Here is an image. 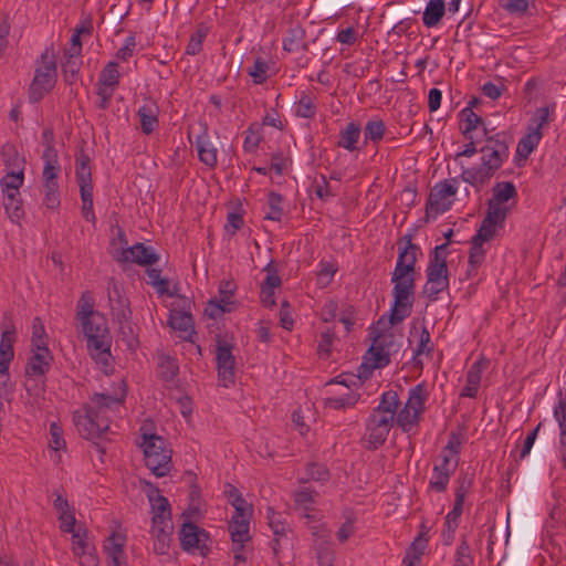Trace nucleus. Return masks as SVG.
<instances>
[{"label": "nucleus", "instance_id": "obj_17", "mask_svg": "<svg viewBox=\"0 0 566 566\" xmlns=\"http://www.w3.org/2000/svg\"><path fill=\"white\" fill-rule=\"evenodd\" d=\"M543 133L538 132V129L527 128V134L518 142L516 149V164L521 166V161H525L531 153L538 145L542 139Z\"/></svg>", "mask_w": 566, "mask_h": 566}, {"label": "nucleus", "instance_id": "obj_58", "mask_svg": "<svg viewBox=\"0 0 566 566\" xmlns=\"http://www.w3.org/2000/svg\"><path fill=\"white\" fill-rule=\"evenodd\" d=\"M488 366V361L480 359L475 361L467 374V384L470 386H480L482 370Z\"/></svg>", "mask_w": 566, "mask_h": 566}, {"label": "nucleus", "instance_id": "obj_48", "mask_svg": "<svg viewBox=\"0 0 566 566\" xmlns=\"http://www.w3.org/2000/svg\"><path fill=\"white\" fill-rule=\"evenodd\" d=\"M269 65L262 57H256L254 63L248 70V74L252 77L255 84H262L268 78Z\"/></svg>", "mask_w": 566, "mask_h": 566}, {"label": "nucleus", "instance_id": "obj_15", "mask_svg": "<svg viewBox=\"0 0 566 566\" xmlns=\"http://www.w3.org/2000/svg\"><path fill=\"white\" fill-rule=\"evenodd\" d=\"M123 258L118 261L127 262L132 261L139 265H153L159 260V255L144 243H136L130 248L123 250Z\"/></svg>", "mask_w": 566, "mask_h": 566}, {"label": "nucleus", "instance_id": "obj_18", "mask_svg": "<svg viewBox=\"0 0 566 566\" xmlns=\"http://www.w3.org/2000/svg\"><path fill=\"white\" fill-rule=\"evenodd\" d=\"M158 107L154 101H147L138 109L142 132L146 135L151 134L158 126Z\"/></svg>", "mask_w": 566, "mask_h": 566}, {"label": "nucleus", "instance_id": "obj_45", "mask_svg": "<svg viewBox=\"0 0 566 566\" xmlns=\"http://www.w3.org/2000/svg\"><path fill=\"white\" fill-rule=\"evenodd\" d=\"M119 72L116 62H109L101 73L98 84L114 88L118 84Z\"/></svg>", "mask_w": 566, "mask_h": 566}, {"label": "nucleus", "instance_id": "obj_13", "mask_svg": "<svg viewBox=\"0 0 566 566\" xmlns=\"http://www.w3.org/2000/svg\"><path fill=\"white\" fill-rule=\"evenodd\" d=\"M52 359L50 350H33V355L25 366L27 380L24 386L28 391L36 387V385L34 387L31 385V381H33L32 377L44 376L50 369Z\"/></svg>", "mask_w": 566, "mask_h": 566}, {"label": "nucleus", "instance_id": "obj_1", "mask_svg": "<svg viewBox=\"0 0 566 566\" xmlns=\"http://www.w3.org/2000/svg\"><path fill=\"white\" fill-rule=\"evenodd\" d=\"M126 396L125 389L120 396L94 394L83 410L74 412V423L80 434L86 439L102 438L109 429L111 413Z\"/></svg>", "mask_w": 566, "mask_h": 566}, {"label": "nucleus", "instance_id": "obj_34", "mask_svg": "<svg viewBox=\"0 0 566 566\" xmlns=\"http://www.w3.org/2000/svg\"><path fill=\"white\" fill-rule=\"evenodd\" d=\"M399 406V398L396 391L388 390L381 395L380 402L374 411L381 412L385 415H392L395 418L396 410Z\"/></svg>", "mask_w": 566, "mask_h": 566}, {"label": "nucleus", "instance_id": "obj_25", "mask_svg": "<svg viewBox=\"0 0 566 566\" xmlns=\"http://www.w3.org/2000/svg\"><path fill=\"white\" fill-rule=\"evenodd\" d=\"M360 136V126L357 123H348L345 128L339 132L337 145L349 151L356 150V144Z\"/></svg>", "mask_w": 566, "mask_h": 566}, {"label": "nucleus", "instance_id": "obj_24", "mask_svg": "<svg viewBox=\"0 0 566 566\" xmlns=\"http://www.w3.org/2000/svg\"><path fill=\"white\" fill-rule=\"evenodd\" d=\"M249 524L250 521L247 520L230 521L229 532L231 534V539L233 542V545H238V548L235 551H242L244 547V543L250 541Z\"/></svg>", "mask_w": 566, "mask_h": 566}, {"label": "nucleus", "instance_id": "obj_32", "mask_svg": "<svg viewBox=\"0 0 566 566\" xmlns=\"http://www.w3.org/2000/svg\"><path fill=\"white\" fill-rule=\"evenodd\" d=\"M19 195H20L19 191L18 192L3 191V205H4L7 212L9 213V217L13 221L20 220L24 214V211L21 207V202L17 198Z\"/></svg>", "mask_w": 566, "mask_h": 566}, {"label": "nucleus", "instance_id": "obj_39", "mask_svg": "<svg viewBox=\"0 0 566 566\" xmlns=\"http://www.w3.org/2000/svg\"><path fill=\"white\" fill-rule=\"evenodd\" d=\"M426 396L422 385H417L415 388H412L409 391V398L406 402V407L410 408L412 412H416L417 415H421L423 411V405H424Z\"/></svg>", "mask_w": 566, "mask_h": 566}, {"label": "nucleus", "instance_id": "obj_59", "mask_svg": "<svg viewBox=\"0 0 566 566\" xmlns=\"http://www.w3.org/2000/svg\"><path fill=\"white\" fill-rule=\"evenodd\" d=\"M232 311V307H228L224 304H222L219 300L213 298L210 300L205 308V314L210 318H218L224 313H230Z\"/></svg>", "mask_w": 566, "mask_h": 566}, {"label": "nucleus", "instance_id": "obj_20", "mask_svg": "<svg viewBox=\"0 0 566 566\" xmlns=\"http://www.w3.org/2000/svg\"><path fill=\"white\" fill-rule=\"evenodd\" d=\"M196 147L199 155L200 161L207 165L210 168L216 167L217 160V149L210 144L208 140L207 132H203L201 135H198L196 138Z\"/></svg>", "mask_w": 566, "mask_h": 566}, {"label": "nucleus", "instance_id": "obj_11", "mask_svg": "<svg viewBox=\"0 0 566 566\" xmlns=\"http://www.w3.org/2000/svg\"><path fill=\"white\" fill-rule=\"evenodd\" d=\"M216 355L219 379L224 387H229L234 384L235 358L232 346L227 340L218 339Z\"/></svg>", "mask_w": 566, "mask_h": 566}, {"label": "nucleus", "instance_id": "obj_62", "mask_svg": "<svg viewBox=\"0 0 566 566\" xmlns=\"http://www.w3.org/2000/svg\"><path fill=\"white\" fill-rule=\"evenodd\" d=\"M50 434H51V440H50V447L54 450V451H60L62 449L65 448V440L63 438V430L62 428L53 422L50 427Z\"/></svg>", "mask_w": 566, "mask_h": 566}, {"label": "nucleus", "instance_id": "obj_30", "mask_svg": "<svg viewBox=\"0 0 566 566\" xmlns=\"http://www.w3.org/2000/svg\"><path fill=\"white\" fill-rule=\"evenodd\" d=\"M95 300L90 291H85L77 301L75 317L77 321L86 319L97 313L95 308Z\"/></svg>", "mask_w": 566, "mask_h": 566}, {"label": "nucleus", "instance_id": "obj_46", "mask_svg": "<svg viewBox=\"0 0 566 566\" xmlns=\"http://www.w3.org/2000/svg\"><path fill=\"white\" fill-rule=\"evenodd\" d=\"M496 228V226L482 220L480 228L471 239V243H474L475 245H483L484 242H488L494 238Z\"/></svg>", "mask_w": 566, "mask_h": 566}, {"label": "nucleus", "instance_id": "obj_40", "mask_svg": "<svg viewBox=\"0 0 566 566\" xmlns=\"http://www.w3.org/2000/svg\"><path fill=\"white\" fill-rule=\"evenodd\" d=\"M4 165L10 170L23 169L24 160L19 156L12 145H4L1 149Z\"/></svg>", "mask_w": 566, "mask_h": 566}, {"label": "nucleus", "instance_id": "obj_22", "mask_svg": "<svg viewBox=\"0 0 566 566\" xmlns=\"http://www.w3.org/2000/svg\"><path fill=\"white\" fill-rule=\"evenodd\" d=\"M150 507L153 512L151 524H163L165 521L171 520V509L169 501L165 496H150Z\"/></svg>", "mask_w": 566, "mask_h": 566}, {"label": "nucleus", "instance_id": "obj_52", "mask_svg": "<svg viewBox=\"0 0 566 566\" xmlns=\"http://www.w3.org/2000/svg\"><path fill=\"white\" fill-rule=\"evenodd\" d=\"M237 285L233 281H222L219 286V301L228 307H233Z\"/></svg>", "mask_w": 566, "mask_h": 566}, {"label": "nucleus", "instance_id": "obj_47", "mask_svg": "<svg viewBox=\"0 0 566 566\" xmlns=\"http://www.w3.org/2000/svg\"><path fill=\"white\" fill-rule=\"evenodd\" d=\"M419 417V415L405 406L397 415V423L403 432H409L418 423Z\"/></svg>", "mask_w": 566, "mask_h": 566}, {"label": "nucleus", "instance_id": "obj_4", "mask_svg": "<svg viewBox=\"0 0 566 566\" xmlns=\"http://www.w3.org/2000/svg\"><path fill=\"white\" fill-rule=\"evenodd\" d=\"M78 322L87 340V349L91 356L104 368L109 367L111 336L105 317L97 313Z\"/></svg>", "mask_w": 566, "mask_h": 566}, {"label": "nucleus", "instance_id": "obj_31", "mask_svg": "<svg viewBox=\"0 0 566 566\" xmlns=\"http://www.w3.org/2000/svg\"><path fill=\"white\" fill-rule=\"evenodd\" d=\"M427 277L428 283L439 284V282H449L448 265L446 259H442L441 262L430 260L427 268Z\"/></svg>", "mask_w": 566, "mask_h": 566}, {"label": "nucleus", "instance_id": "obj_64", "mask_svg": "<svg viewBox=\"0 0 566 566\" xmlns=\"http://www.w3.org/2000/svg\"><path fill=\"white\" fill-rule=\"evenodd\" d=\"M76 556L78 557L81 566H98V559L94 546L78 552V555Z\"/></svg>", "mask_w": 566, "mask_h": 566}, {"label": "nucleus", "instance_id": "obj_16", "mask_svg": "<svg viewBox=\"0 0 566 566\" xmlns=\"http://www.w3.org/2000/svg\"><path fill=\"white\" fill-rule=\"evenodd\" d=\"M174 532L172 521H165L163 524L151 525V535L155 538L154 551L158 555H164L169 548L171 535Z\"/></svg>", "mask_w": 566, "mask_h": 566}, {"label": "nucleus", "instance_id": "obj_21", "mask_svg": "<svg viewBox=\"0 0 566 566\" xmlns=\"http://www.w3.org/2000/svg\"><path fill=\"white\" fill-rule=\"evenodd\" d=\"M14 329L4 331L0 342V373H8L9 364L13 358Z\"/></svg>", "mask_w": 566, "mask_h": 566}, {"label": "nucleus", "instance_id": "obj_54", "mask_svg": "<svg viewBox=\"0 0 566 566\" xmlns=\"http://www.w3.org/2000/svg\"><path fill=\"white\" fill-rule=\"evenodd\" d=\"M359 395L349 392L343 397H333L325 400V406L332 409H342L354 406L358 401Z\"/></svg>", "mask_w": 566, "mask_h": 566}, {"label": "nucleus", "instance_id": "obj_6", "mask_svg": "<svg viewBox=\"0 0 566 566\" xmlns=\"http://www.w3.org/2000/svg\"><path fill=\"white\" fill-rule=\"evenodd\" d=\"M57 78V65L53 50L45 49L41 54L40 65L35 70L34 78L30 86V101L33 103L42 99L55 85Z\"/></svg>", "mask_w": 566, "mask_h": 566}, {"label": "nucleus", "instance_id": "obj_36", "mask_svg": "<svg viewBox=\"0 0 566 566\" xmlns=\"http://www.w3.org/2000/svg\"><path fill=\"white\" fill-rule=\"evenodd\" d=\"M269 525L273 531L274 541H273V553L277 555L280 551V539L282 536H285L286 526L283 522L276 518V514L272 509H269L268 513Z\"/></svg>", "mask_w": 566, "mask_h": 566}, {"label": "nucleus", "instance_id": "obj_61", "mask_svg": "<svg viewBox=\"0 0 566 566\" xmlns=\"http://www.w3.org/2000/svg\"><path fill=\"white\" fill-rule=\"evenodd\" d=\"M554 417L558 422L559 433L566 432V398L559 394L558 403L554 408Z\"/></svg>", "mask_w": 566, "mask_h": 566}, {"label": "nucleus", "instance_id": "obj_27", "mask_svg": "<svg viewBox=\"0 0 566 566\" xmlns=\"http://www.w3.org/2000/svg\"><path fill=\"white\" fill-rule=\"evenodd\" d=\"M282 283L281 277L276 275L275 273L268 274L264 282L261 285V301L264 306L266 307H273L275 306V298H274V290L275 287L280 286Z\"/></svg>", "mask_w": 566, "mask_h": 566}, {"label": "nucleus", "instance_id": "obj_42", "mask_svg": "<svg viewBox=\"0 0 566 566\" xmlns=\"http://www.w3.org/2000/svg\"><path fill=\"white\" fill-rule=\"evenodd\" d=\"M32 347L33 350H49L43 323L40 317L33 319Z\"/></svg>", "mask_w": 566, "mask_h": 566}, {"label": "nucleus", "instance_id": "obj_33", "mask_svg": "<svg viewBox=\"0 0 566 566\" xmlns=\"http://www.w3.org/2000/svg\"><path fill=\"white\" fill-rule=\"evenodd\" d=\"M305 38V30L302 25L296 24L289 29L287 36L283 40V49L287 52H294Z\"/></svg>", "mask_w": 566, "mask_h": 566}, {"label": "nucleus", "instance_id": "obj_49", "mask_svg": "<svg viewBox=\"0 0 566 566\" xmlns=\"http://www.w3.org/2000/svg\"><path fill=\"white\" fill-rule=\"evenodd\" d=\"M147 276L148 283L153 285L160 295L168 293L169 281L161 277V270L149 268L147 269Z\"/></svg>", "mask_w": 566, "mask_h": 566}, {"label": "nucleus", "instance_id": "obj_10", "mask_svg": "<svg viewBox=\"0 0 566 566\" xmlns=\"http://www.w3.org/2000/svg\"><path fill=\"white\" fill-rule=\"evenodd\" d=\"M179 539L182 549L186 552L198 551L201 556H207L210 551L207 545V542L210 539L209 533L191 522L182 524Z\"/></svg>", "mask_w": 566, "mask_h": 566}, {"label": "nucleus", "instance_id": "obj_51", "mask_svg": "<svg viewBox=\"0 0 566 566\" xmlns=\"http://www.w3.org/2000/svg\"><path fill=\"white\" fill-rule=\"evenodd\" d=\"M268 202H269L270 211L266 213L265 219L273 220V221H280L282 213H283V209L281 207L282 196L274 191H271L269 193Z\"/></svg>", "mask_w": 566, "mask_h": 566}, {"label": "nucleus", "instance_id": "obj_19", "mask_svg": "<svg viewBox=\"0 0 566 566\" xmlns=\"http://www.w3.org/2000/svg\"><path fill=\"white\" fill-rule=\"evenodd\" d=\"M124 542V537L117 533H113L108 537V545L105 546L109 559L108 566H126Z\"/></svg>", "mask_w": 566, "mask_h": 566}, {"label": "nucleus", "instance_id": "obj_3", "mask_svg": "<svg viewBox=\"0 0 566 566\" xmlns=\"http://www.w3.org/2000/svg\"><path fill=\"white\" fill-rule=\"evenodd\" d=\"M416 270L411 266L397 262L391 275L394 283V304L390 310L389 324L395 326L407 318L412 311L415 301Z\"/></svg>", "mask_w": 566, "mask_h": 566}, {"label": "nucleus", "instance_id": "obj_37", "mask_svg": "<svg viewBox=\"0 0 566 566\" xmlns=\"http://www.w3.org/2000/svg\"><path fill=\"white\" fill-rule=\"evenodd\" d=\"M159 376L165 381H172L178 374L176 360L169 356H160L158 363Z\"/></svg>", "mask_w": 566, "mask_h": 566}, {"label": "nucleus", "instance_id": "obj_43", "mask_svg": "<svg viewBox=\"0 0 566 566\" xmlns=\"http://www.w3.org/2000/svg\"><path fill=\"white\" fill-rule=\"evenodd\" d=\"M42 139H43V144L45 145V149L42 155L44 163H49V161L53 163V164L59 163L57 151L53 146V140H54L53 130L51 128L44 129L42 133Z\"/></svg>", "mask_w": 566, "mask_h": 566}, {"label": "nucleus", "instance_id": "obj_60", "mask_svg": "<svg viewBox=\"0 0 566 566\" xmlns=\"http://www.w3.org/2000/svg\"><path fill=\"white\" fill-rule=\"evenodd\" d=\"M207 35V31L198 29L191 36L186 48V53L189 55H196L201 51L202 41Z\"/></svg>", "mask_w": 566, "mask_h": 566}, {"label": "nucleus", "instance_id": "obj_2", "mask_svg": "<svg viewBox=\"0 0 566 566\" xmlns=\"http://www.w3.org/2000/svg\"><path fill=\"white\" fill-rule=\"evenodd\" d=\"M484 145L479 149L482 153V165L479 167L465 168L461 172V179L480 191L502 167L509 158V142L503 133L489 135L484 128Z\"/></svg>", "mask_w": 566, "mask_h": 566}, {"label": "nucleus", "instance_id": "obj_41", "mask_svg": "<svg viewBox=\"0 0 566 566\" xmlns=\"http://www.w3.org/2000/svg\"><path fill=\"white\" fill-rule=\"evenodd\" d=\"M23 169L10 170L2 179V191L18 192L23 184Z\"/></svg>", "mask_w": 566, "mask_h": 566}, {"label": "nucleus", "instance_id": "obj_56", "mask_svg": "<svg viewBox=\"0 0 566 566\" xmlns=\"http://www.w3.org/2000/svg\"><path fill=\"white\" fill-rule=\"evenodd\" d=\"M428 546V538L426 532H420L419 535L410 544L406 554H410L413 559H420L423 555L424 549Z\"/></svg>", "mask_w": 566, "mask_h": 566}, {"label": "nucleus", "instance_id": "obj_50", "mask_svg": "<svg viewBox=\"0 0 566 566\" xmlns=\"http://www.w3.org/2000/svg\"><path fill=\"white\" fill-rule=\"evenodd\" d=\"M295 114L303 118L314 117L316 114L314 99L310 95L304 94L296 105Z\"/></svg>", "mask_w": 566, "mask_h": 566}, {"label": "nucleus", "instance_id": "obj_26", "mask_svg": "<svg viewBox=\"0 0 566 566\" xmlns=\"http://www.w3.org/2000/svg\"><path fill=\"white\" fill-rule=\"evenodd\" d=\"M446 12L443 0H430L423 12V24L428 28L437 25Z\"/></svg>", "mask_w": 566, "mask_h": 566}, {"label": "nucleus", "instance_id": "obj_9", "mask_svg": "<svg viewBox=\"0 0 566 566\" xmlns=\"http://www.w3.org/2000/svg\"><path fill=\"white\" fill-rule=\"evenodd\" d=\"M386 316H381L377 321L376 328L374 331V344L367 350V354L370 355L368 360L371 363V368H381L390 363L389 353L386 350L387 343L385 339L388 336H392V332L390 331L392 326H388V328H386ZM388 325L390 324L388 323Z\"/></svg>", "mask_w": 566, "mask_h": 566}, {"label": "nucleus", "instance_id": "obj_7", "mask_svg": "<svg viewBox=\"0 0 566 566\" xmlns=\"http://www.w3.org/2000/svg\"><path fill=\"white\" fill-rule=\"evenodd\" d=\"M76 181L80 187L81 199L83 202L82 213L87 221H95L93 211V184L92 172L90 167V157L82 153L76 158L75 167Z\"/></svg>", "mask_w": 566, "mask_h": 566}, {"label": "nucleus", "instance_id": "obj_44", "mask_svg": "<svg viewBox=\"0 0 566 566\" xmlns=\"http://www.w3.org/2000/svg\"><path fill=\"white\" fill-rule=\"evenodd\" d=\"M385 123L381 119L368 120L364 128L365 143L379 142L385 134Z\"/></svg>", "mask_w": 566, "mask_h": 566}, {"label": "nucleus", "instance_id": "obj_14", "mask_svg": "<svg viewBox=\"0 0 566 566\" xmlns=\"http://www.w3.org/2000/svg\"><path fill=\"white\" fill-rule=\"evenodd\" d=\"M107 291L111 311L114 318L119 323L127 321L132 314L129 310V301L122 293L119 286L116 284L114 279H111L108 281Z\"/></svg>", "mask_w": 566, "mask_h": 566}, {"label": "nucleus", "instance_id": "obj_38", "mask_svg": "<svg viewBox=\"0 0 566 566\" xmlns=\"http://www.w3.org/2000/svg\"><path fill=\"white\" fill-rule=\"evenodd\" d=\"M403 240H406V244L402 249H400L397 262H402L415 269L417 262L416 251L419 248L412 243L410 234L405 235Z\"/></svg>", "mask_w": 566, "mask_h": 566}, {"label": "nucleus", "instance_id": "obj_28", "mask_svg": "<svg viewBox=\"0 0 566 566\" xmlns=\"http://www.w3.org/2000/svg\"><path fill=\"white\" fill-rule=\"evenodd\" d=\"M460 116L462 122L464 123V127L462 129V134L465 139H472V130L476 129L479 126H482L483 129L486 128L484 126V122L482 117L475 114L471 107H465L461 111Z\"/></svg>", "mask_w": 566, "mask_h": 566}, {"label": "nucleus", "instance_id": "obj_12", "mask_svg": "<svg viewBox=\"0 0 566 566\" xmlns=\"http://www.w3.org/2000/svg\"><path fill=\"white\" fill-rule=\"evenodd\" d=\"M61 170L59 163H44L42 179L44 188L43 202L49 209H56L60 206V191L57 176Z\"/></svg>", "mask_w": 566, "mask_h": 566}, {"label": "nucleus", "instance_id": "obj_5", "mask_svg": "<svg viewBox=\"0 0 566 566\" xmlns=\"http://www.w3.org/2000/svg\"><path fill=\"white\" fill-rule=\"evenodd\" d=\"M147 423L143 424L140 447L144 451L145 464L157 478L169 474L172 463V451L168 448V442L160 436L151 433L147 429Z\"/></svg>", "mask_w": 566, "mask_h": 566}, {"label": "nucleus", "instance_id": "obj_53", "mask_svg": "<svg viewBox=\"0 0 566 566\" xmlns=\"http://www.w3.org/2000/svg\"><path fill=\"white\" fill-rule=\"evenodd\" d=\"M367 428V441L369 448L377 449L379 446H382L387 440L389 431L384 430L382 428H376L374 426H366Z\"/></svg>", "mask_w": 566, "mask_h": 566}, {"label": "nucleus", "instance_id": "obj_23", "mask_svg": "<svg viewBox=\"0 0 566 566\" xmlns=\"http://www.w3.org/2000/svg\"><path fill=\"white\" fill-rule=\"evenodd\" d=\"M168 323L172 329L184 334L190 335L193 332V318L188 312L172 310ZM182 337L187 338L186 335Z\"/></svg>", "mask_w": 566, "mask_h": 566}, {"label": "nucleus", "instance_id": "obj_55", "mask_svg": "<svg viewBox=\"0 0 566 566\" xmlns=\"http://www.w3.org/2000/svg\"><path fill=\"white\" fill-rule=\"evenodd\" d=\"M395 418L392 415H385L373 410V413L367 419L366 426H374L376 428H382L384 430L390 431Z\"/></svg>", "mask_w": 566, "mask_h": 566}, {"label": "nucleus", "instance_id": "obj_29", "mask_svg": "<svg viewBox=\"0 0 566 566\" xmlns=\"http://www.w3.org/2000/svg\"><path fill=\"white\" fill-rule=\"evenodd\" d=\"M516 196H517V191H516L514 184L511 181H503V182H497L493 187V197L489 200L502 206L510 199L515 198Z\"/></svg>", "mask_w": 566, "mask_h": 566}, {"label": "nucleus", "instance_id": "obj_63", "mask_svg": "<svg viewBox=\"0 0 566 566\" xmlns=\"http://www.w3.org/2000/svg\"><path fill=\"white\" fill-rule=\"evenodd\" d=\"M485 251L482 245H475L471 243L470 255H469V264L470 270L468 271V276L471 275V272L475 270L484 260Z\"/></svg>", "mask_w": 566, "mask_h": 566}, {"label": "nucleus", "instance_id": "obj_35", "mask_svg": "<svg viewBox=\"0 0 566 566\" xmlns=\"http://www.w3.org/2000/svg\"><path fill=\"white\" fill-rule=\"evenodd\" d=\"M507 216V209L501 205L488 201V212L484 217V221L492 223L496 227L502 228Z\"/></svg>", "mask_w": 566, "mask_h": 566}, {"label": "nucleus", "instance_id": "obj_8", "mask_svg": "<svg viewBox=\"0 0 566 566\" xmlns=\"http://www.w3.org/2000/svg\"><path fill=\"white\" fill-rule=\"evenodd\" d=\"M455 179L443 180L438 182L430 191L428 201L426 203L424 221L430 219L431 211L436 214L443 213L451 208V197L455 196L457 187L454 186Z\"/></svg>", "mask_w": 566, "mask_h": 566}, {"label": "nucleus", "instance_id": "obj_57", "mask_svg": "<svg viewBox=\"0 0 566 566\" xmlns=\"http://www.w3.org/2000/svg\"><path fill=\"white\" fill-rule=\"evenodd\" d=\"M472 563L473 558L470 554V546L465 539H462L455 552L454 566H471Z\"/></svg>", "mask_w": 566, "mask_h": 566}]
</instances>
